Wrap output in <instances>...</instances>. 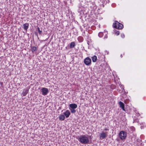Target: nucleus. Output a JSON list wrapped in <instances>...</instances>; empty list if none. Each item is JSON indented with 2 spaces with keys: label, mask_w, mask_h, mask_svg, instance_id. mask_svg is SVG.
<instances>
[{
  "label": "nucleus",
  "mask_w": 146,
  "mask_h": 146,
  "mask_svg": "<svg viewBox=\"0 0 146 146\" xmlns=\"http://www.w3.org/2000/svg\"><path fill=\"white\" fill-rule=\"evenodd\" d=\"M88 135H82L77 139L81 143L86 144L88 143L89 140L88 137Z\"/></svg>",
  "instance_id": "obj_1"
},
{
  "label": "nucleus",
  "mask_w": 146,
  "mask_h": 146,
  "mask_svg": "<svg viewBox=\"0 0 146 146\" xmlns=\"http://www.w3.org/2000/svg\"><path fill=\"white\" fill-rule=\"evenodd\" d=\"M114 27L118 29H121L123 27V25L117 21H115L113 24Z\"/></svg>",
  "instance_id": "obj_2"
},
{
  "label": "nucleus",
  "mask_w": 146,
  "mask_h": 146,
  "mask_svg": "<svg viewBox=\"0 0 146 146\" xmlns=\"http://www.w3.org/2000/svg\"><path fill=\"white\" fill-rule=\"evenodd\" d=\"M119 135L120 139L121 140H124L126 138L127 134L126 132L122 131L120 132Z\"/></svg>",
  "instance_id": "obj_3"
},
{
  "label": "nucleus",
  "mask_w": 146,
  "mask_h": 146,
  "mask_svg": "<svg viewBox=\"0 0 146 146\" xmlns=\"http://www.w3.org/2000/svg\"><path fill=\"white\" fill-rule=\"evenodd\" d=\"M108 136V132L102 131L99 134V137L100 139L102 140L106 138Z\"/></svg>",
  "instance_id": "obj_4"
},
{
  "label": "nucleus",
  "mask_w": 146,
  "mask_h": 146,
  "mask_svg": "<svg viewBox=\"0 0 146 146\" xmlns=\"http://www.w3.org/2000/svg\"><path fill=\"white\" fill-rule=\"evenodd\" d=\"M84 64L87 66H89L91 64V60L89 57L86 58L84 60Z\"/></svg>",
  "instance_id": "obj_5"
},
{
  "label": "nucleus",
  "mask_w": 146,
  "mask_h": 146,
  "mask_svg": "<svg viewBox=\"0 0 146 146\" xmlns=\"http://www.w3.org/2000/svg\"><path fill=\"white\" fill-rule=\"evenodd\" d=\"M42 94L44 96L46 95L48 93V90L47 88H43L42 89Z\"/></svg>",
  "instance_id": "obj_6"
},
{
  "label": "nucleus",
  "mask_w": 146,
  "mask_h": 146,
  "mask_svg": "<svg viewBox=\"0 0 146 146\" xmlns=\"http://www.w3.org/2000/svg\"><path fill=\"white\" fill-rule=\"evenodd\" d=\"M118 104L119 105V107L124 111H125V105L124 103L121 101L119 102Z\"/></svg>",
  "instance_id": "obj_7"
},
{
  "label": "nucleus",
  "mask_w": 146,
  "mask_h": 146,
  "mask_svg": "<svg viewBox=\"0 0 146 146\" xmlns=\"http://www.w3.org/2000/svg\"><path fill=\"white\" fill-rule=\"evenodd\" d=\"M64 115L66 118L68 117L70 114V113L69 110H67L66 112L63 113Z\"/></svg>",
  "instance_id": "obj_8"
},
{
  "label": "nucleus",
  "mask_w": 146,
  "mask_h": 146,
  "mask_svg": "<svg viewBox=\"0 0 146 146\" xmlns=\"http://www.w3.org/2000/svg\"><path fill=\"white\" fill-rule=\"evenodd\" d=\"M29 89L26 88L25 89H24L22 93V95L23 96H25L28 93Z\"/></svg>",
  "instance_id": "obj_9"
},
{
  "label": "nucleus",
  "mask_w": 146,
  "mask_h": 146,
  "mask_svg": "<svg viewBox=\"0 0 146 146\" xmlns=\"http://www.w3.org/2000/svg\"><path fill=\"white\" fill-rule=\"evenodd\" d=\"M69 106L70 107L73 109H76L77 107V105L75 104H70L69 105Z\"/></svg>",
  "instance_id": "obj_10"
},
{
  "label": "nucleus",
  "mask_w": 146,
  "mask_h": 146,
  "mask_svg": "<svg viewBox=\"0 0 146 146\" xmlns=\"http://www.w3.org/2000/svg\"><path fill=\"white\" fill-rule=\"evenodd\" d=\"M76 46L75 43L74 42H72L70 43V48H72Z\"/></svg>",
  "instance_id": "obj_11"
},
{
  "label": "nucleus",
  "mask_w": 146,
  "mask_h": 146,
  "mask_svg": "<svg viewBox=\"0 0 146 146\" xmlns=\"http://www.w3.org/2000/svg\"><path fill=\"white\" fill-rule=\"evenodd\" d=\"M59 119L61 120H64L65 118V116L64 115H61L59 116Z\"/></svg>",
  "instance_id": "obj_12"
},
{
  "label": "nucleus",
  "mask_w": 146,
  "mask_h": 146,
  "mask_svg": "<svg viewBox=\"0 0 146 146\" xmlns=\"http://www.w3.org/2000/svg\"><path fill=\"white\" fill-rule=\"evenodd\" d=\"M29 24L27 23L23 25L24 29L25 30H27L29 28Z\"/></svg>",
  "instance_id": "obj_13"
},
{
  "label": "nucleus",
  "mask_w": 146,
  "mask_h": 146,
  "mask_svg": "<svg viewBox=\"0 0 146 146\" xmlns=\"http://www.w3.org/2000/svg\"><path fill=\"white\" fill-rule=\"evenodd\" d=\"M92 62H95L97 60V57L95 55L94 56L92 57Z\"/></svg>",
  "instance_id": "obj_14"
},
{
  "label": "nucleus",
  "mask_w": 146,
  "mask_h": 146,
  "mask_svg": "<svg viewBox=\"0 0 146 146\" xmlns=\"http://www.w3.org/2000/svg\"><path fill=\"white\" fill-rule=\"evenodd\" d=\"M31 48V51L33 53L36 50V47L35 46H32Z\"/></svg>",
  "instance_id": "obj_15"
},
{
  "label": "nucleus",
  "mask_w": 146,
  "mask_h": 146,
  "mask_svg": "<svg viewBox=\"0 0 146 146\" xmlns=\"http://www.w3.org/2000/svg\"><path fill=\"white\" fill-rule=\"evenodd\" d=\"M104 32H100L98 34V36L100 37H102L103 36V35H104Z\"/></svg>",
  "instance_id": "obj_16"
},
{
  "label": "nucleus",
  "mask_w": 146,
  "mask_h": 146,
  "mask_svg": "<svg viewBox=\"0 0 146 146\" xmlns=\"http://www.w3.org/2000/svg\"><path fill=\"white\" fill-rule=\"evenodd\" d=\"M104 35H105L104 38H108V32L107 31H104Z\"/></svg>",
  "instance_id": "obj_17"
},
{
  "label": "nucleus",
  "mask_w": 146,
  "mask_h": 146,
  "mask_svg": "<svg viewBox=\"0 0 146 146\" xmlns=\"http://www.w3.org/2000/svg\"><path fill=\"white\" fill-rule=\"evenodd\" d=\"M78 39L81 42H82L83 40V38L82 36H79L78 38Z\"/></svg>",
  "instance_id": "obj_18"
},
{
  "label": "nucleus",
  "mask_w": 146,
  "mask_h": 146,
  "mask_svg": "<svg viewBox=\"0 0 146 146\" xmlns=\"http://www.w3.org/2000/svg\"><path fill=\"white\" fill-rule=\"evenodd\" d=\"M71 112L72 113H74L76 112V111L74 109H72L70 110Z\"/></svg>",
  "instance_id": "obj_19"
},
{
  "label": "nucleus",
  "mask_w": 146,
  "mask_h": 146,
  "mask_svg": "<svg viewBox=\"0 0 146 146\" xmlns=\"http://www.w3.org/2000/svg\"><path fill=\"white\" fill-rule=\"evenodd\" d=\"M37 29L38 30V31L39 34H40L41 33L42 31L40 30V28L38 27Z\"/></svg>",
  "instance_id": "obj_20"
},
{
  "label": "nucleus",
  "mask_w": 146,
  "mask_h": 146,
  "mask_svg": "<svg viewBox=\"0 0 146 146\" xmlns=\"http://www.w3.org/2000/svg\"><path fill=\"white\" fill-rule=\"evenodd\" d=\"M121 37L122 38H124L125 37V35L124 34H121Z\"/></svg>",
  "instance_id": "obj_21"
},
{
  "label": "nucleus",
  "mask_w": 146,
  "mask_h": 146,
  "mask_svg": "<svg viewBox=\"0 0 146 146\" xmlns=\"http://www.w3.org/2000/svg\"><path fill=\"white\" fill-rule=\"evenodd\" d=\"M115 34L117 35H119V31H116L115 33Z\"/></svg>",
  "instance_id": "obj_22"
},
{
  "label": "nucleus",
  "mask_w": 146,
  "mask_h": 146,
  "mask_svg": "<svg viewBox=\"0 0 146 146\" xmlns=\"http://www.w3.org/2000/svg\"><path fill=\"white\" fill-rule=\"evenodd\" d=\"M104 131H109V128H108V127H106V128H105L104 129Z\"/></svg>",
  "instance_id": "obj_23"
},
{
  "label": "nucleus",
  "mask_w": 146,
  "mask_h": 146,
  "mask_svg": "<svg viewBox=\"0 0 146 146\" xmlns=\"http://www.w3.org/2000/svg\"><path fill=\"white\" fill-rule=\"evenodd\" d=\"M0 84L2 86L3 85V82H0Z\"/></svg>",
  "instance_id": "obj_24"
},
{
  "label": "nucleus",
  "mask_w": 146,
  "mask_h": 146,
  "mask_svg": "<svg viewBox=\"0 0 146 146\" xmlns=\"http://www.w3.org/2000/svg\"><path fill=\"white\" fill-rule=\"evenodd\" d=\"M120 57H121V58H122L123 57V56H122V54H121L120 55Z\"/></svg>",
  "instance_id": "obj_25"
}]
</instances>
